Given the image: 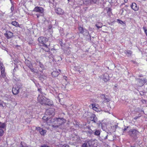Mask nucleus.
I'll return each instance as SVG.
<instances>
[{
	"instance_id": "obj_1",
	"label": "nucleus",
	"mask_w": 147,
	"mask_h": 147,
	"mask_svg": "<svg viewBox=\"0 0 147 147\" xmlns=\"http://www.w3.org/2000/svg\"><path fill=\"white\" fill-rule=\"evenodd\" d=\"M38 102L42 105H52L51 102L45 97L42 96H39L38 97Z\"/></svg>"
},
{
	"instance_id": "obj_2",
	"label": "nucleus",
	"mask_w": 147,
	"mask_h": 147,
	"mask_svg": "<svg viewBox=\"0 0 147 147\" xmlns=\"http://www.w3.org/2000/svg\"><path fill=\"white\" fill-rule=\"evenodd\" d=\"M65 122V120L63 118H55V123L54 125H53L52 127L53 128H57L59 126L61 125Z\"/></svg>"
},
{
	"instance_id": "obj_3",
	"label": "nucleus",
	"mask_w": 147,
	"mask_h": 147,
	"mask_svg": "<svg viewBox=\"0 0 147 147\" xmlns=\"http://www.w3.org/2000/svg\"><path fill=\"white\" fill-rule=\"evenodd\" d=\"M38 40L40 43L43 44V46L46 47L50 45V42L48 41V39L45 37H40L38 38Z\"/></svg>"
},
{
	"instance_id": "obj_4",
	"label": "nucleus",
	"mask_w": 147,
	"mask_h": 147,
	"mask_svg": "<svg viewBox=\"0 0 147 147\" xmlns=\"http://www.w3.org/2000/svg\"><path fill=\"white\" fill-rule=\"evenodd\" d=\"M129 135L131 136L136 138L137 135L139 133V132L136 129H131L128 132Z\"/></svg>"
},
{
	"instance_id": "obj_5",
	"label": "nucleus",
	"mask_w": 147,
	"mask_h": 147,
	"mask_svg": "<svg viewBox=\"0 0 147 147\" xmlns=\"http://www.w3.org/2000/svg\"><path fill=\"white\" fill-rule=\"evenodd\" d=\"M97 0H84L83 3L86 5H90L91 3H96Z\"/></svg>"
},
{
	"instance_id": "obj_6",
	"label": "nucleus",
	"mask_w": 147,
	"mask_h": 147,
	"mask_svg": "<svg viewBox=\"0 0 147 147\" xmlns=\"http://www.w3.org/2000/svg\"><path fill=\"white\" fill-rule=\"evenodd\" d=\"M79 30L80 33L83 34L85 35H88V32L86 29H84L83 28L80 26L79 27Z\"/></svg>"
},
{
	"instance_id": "obj_7",
	"label": "nucleus",
	"mask_w": 147,
	"mask_h": 147,
	"mask_svg": "<svg viewBox=\"0 0 147 147\" xmlns=\"http://www.w3.org/2000/svg\"><path fill=\"white\" fill-rule=\"evenodd\" d=\"M55 123V118L54 119L49 118L47 122V124L49 125H51L52 127L53 125H55L54 123Z\"/></svg>"
},
{
	"instance_id": "obj_8",
	"label": "nucleus",
	"mask_w": 147,
	"mask_h": 147,
	"mask_svg": "<svg viewBox=\"0 0 147 147\" xmlns=\"http://www.w3.org/2000/svg\"><path fill=\"white\" fill-rule=\"evenodd\" d=\"M138 81L139 83L140 86H142L147 82V80L146 78L143 79H138Z\"/></svg>"
},
{
	"instance_id": "obj_9",
	"label": "nucleus",
	"mask_w": 147,
	"mask_h": 147,
	"mask_svg": "<svg viewBox=\"0 0 147 147\" xmlns=\"http://www.w3.org/2000/svg\"><path fill=\"white\" fill-rule=\"evenodd\" d=\"M33 11L42 13L43 12L44 10L43 8L42 7H36L34 8Z\"/></svg>"
},
{
	"instance_id": "obj_10",
	"label": "nucleus",
	"mask_w": 147,
	"mask_h": 147,
	"mask_svg": "<svg viewBox=\"0 0 147 147\" xmlns=\"http://www.w3.org/2000/svg\"><path fill=\"white\" fill-rule=\"evenodd\" d=\"M4 35L7 39H9L13 37V34L10 31H7L6 33L4 34Z\"/></svg>"
},
{
	"instance_id": "obj_11",
	"label": "nucleus",
	"mask_w": 147,
	"mask_h": 147,
	"mask_svg": "<svg viewBox=\"0 0 147 147\" xmlns=\"http://www.w3.org/2000/svg\"><path fill=\"white\" fill-rule=\"evenodd\" d=\"M20 88L18 86H15L12 88V91L14 94H17L19 92Z\"/></svg>"
},
{
	"instance_id": "obj_12",
	"label": "nucleus",
	"mask_w": 147,
	"mask_h": 147,
	"mask_svg": "<svg viewBox=\"0 0 147 147\" xmlns=\"http://www.w3.org/2000/svg\"><path fill=\"white\" fill-rule=\"evenodd\" d=\"M102 78L103 80L105 82H107L109 80V76L107 73H105L102 76Z\"/></svg>"
},
{
	"instance_id": "obj_13",
	"label": "nucleus",
	"mask_w": 147,
	"mask_h": 147,
	"mask_svg": "<svg viewBox=\"0 0 147 147\" xmlns=\"http://www.w3.org/2000/svg\"><path fill=\"white\" fill-rule=\"evenodd\" d=\"M131 8L132 9L135 11H136L138 9V7L137 4L135 3H132L131 5Z\"/></svg>"
},
{
	"instance_id": "obj_14",
	"label": "nucleus",
	"mask_w": 147,
	"mask_h": 147,
	"mask_svg": "<svg viewBox=\"0 0 147 147\" xmlns=\"http://www.w3.org/2000/svg\"><path fill=\"white\" fill-rule=\"evenodd\" d=\"M90 120L95 123H96L98 120L97 117L94 114L90 117Z\"/></svg>"
},
{
	"instance_id": "obj_15",
	"label": "nucleus",
	"mask_w": 147,
	"mask_h": 147,
	"mask_svg": "<svg viewBox=\"0 0 147 147\" xmlns=\"http://www.w3.org/2000/svg\"><path fill=\"white\" fill-rule=\"evenodd\" d=\"M56 12L58 14H62L63 13V11L61 8H58L55 9Z\"/></svg>"
},
{
	"instance_id": "obj_16",
	"label": "nucleus",
	"mask_w": 147,
	"mask_h": 147,
	"mask_svg": "<svg viewBox=\"0 0 147 147\" xmlns=\"http://www.w3.org/2000/svg\"><path fill=\"white\" fill-rule=\"evenodd\" d=\"M59 73L57 71H53L51 74L52 76L54 77H56L59 74Z\"/></svg>"
},
{
	"instance_id": "obj_17",
	"label": "nucleus",
	"mask_w": 147,
	"mask_h": 147,
	"mask_svg": "<svg viewBox=\"0 0 147 147\" xmlns=\"http://www.w3.org/2000/svg\"><path fill=\"white\" fill-rule=\"evenodd\" d=\"M108 136V135L107 133L105 132L101 136V138L102 140H106L107 138V137Z\"/></svg>"
},
{
	"instance_id": "obj_18",
	"label": "nucleus",
	"mask_w": 147,
	"mask_h": 147,
	"mask_svg": "<svg viewBox=\"0 0 147 147\" xmlns=\"http://www.w3.org/2000/svg\"><path fill=\"white\" fill-rule=\"evenodd\" d=\"M61 60V58L58 56H57L55 57L53 59V60H54L55 62L59 61Z\"/></svg>"
},
{
	"instance_id": "obj_19",
	"label": "nucleus",
	"mask_w": 147,
	"mask_h": 147,
	"mask_svg": "<svg viewBox=\"0 0 147 147\" xmlns=\"http://www.w3.org/2000/svg\"><path fill=\"white\" fill-rule=\"evenodd\" d=\"M96 26L98 28V29H99L102 27V24L101 23L99 22L97 23L96 24Z\"/></svg>"
},
{
	"instance_id": "obj_20",
	"label": "nucleus",
	"mask_w": 147,
	"mask_h": 147,
	"mask_svg": "<svg viewBox=\"0 0 147 147\" xmlns=\"http://www.w3.org/2000/svg\"><path fill=\"white\" fill-rule=\"evenodd\" d=\"M125 53L128 57L130 56L132 53L131 51L130 50L125 51Z\"/></svg>"
},
{
	"instance_id": "obj_21",
	"label": "nucleus",
	"mask_w": 147,
	"mask_h": 147,
	"mask_svg": "<svg viewBox=\"0 0 147 147\" xmlns=\"http://www.w3.org/2000/svg\"><path fill=\"white\" fill-rule=\"evenodd\" d=\"M46 132L47 131L46 130L41 129V131H40L39 133L41 135L44 136L46 134Z\"/></svg>"
},
{
	"instance_id": "obj_22",
	"label": "nucleus",
	"mask_w": 147,
	"mask_h": 147,
	"mask_svg": "<svg viewBox=\"0 0 147 147\" xmlns=\"http://www.w3.org/2000/svg\"><path fill=\"white\" fill-rule=\"evenodd\" d=\"M92 107L93 109L96 112H98V108L95 106V105L94 104H92Z\"/></svg>"
},
{
	"instance_id": "obj_23",
	"label": "nucleus",
	"mask_w": 147,
	"mask_h": 147,
	"mask_svg": "<svg viewBox=\"0 0 147 147\" xmlns=\"http://www.w3.org/2000/svg\"><path fill=\"white\" fill-rule=\"evenodd\" d=\"M6 127V125L5 123H2L0 121V128H4Z\"/></svg>"
},
{
	"instance_id": "obj_24",
	"label": "nucleus",
	"mask_w": 147,
	"mask_h": 147,
	"mask_svg": "<svg viewBox=\"0 0 147 147\" xmlns=\"http://www.w3.org/2000/svg\"><path fill=\"white\" fill-rule=\"evenodd\" d=\"M88 145L90 147H92L94 143V142L93 141H89L88 142Z\"/></svg>"
},
{
	"instance_id": "obj_25",
	"label": "nucleus",
	"mask_w": 147,
	"mask_h": 147,
	"mask_svg": "<svg viewBox=\"0 0 147 147\" xmlns=\"http://www.w3.org/2000/svg\"><path fill=\"white\" fill-rule=\"evenodd\" d=\"M1 75L2 77L4 78L6 77L5 73V70L1 71Z\"/></svg>"
},
{
	"instance_id": "obj_26",
	"label": "nucleus",
	"mask_w": 147,
	"mask_h": 147,
	"mask_svg": "<svg viewBox=\"0 0 147 147\" xmlns=\"http://www.w3.org/2000/svg\"><path fill=\"white\" fill-rule=\"evenodd\" d=\"M11 24L12 25L15 26H17L19 24L16 21L12 22Z\"/></svg>"
},
{
	"instance_id": "obj_27",
	"label": "nucleus",
	"mask_w": 147,
	"mask_h": 147,
	"mask_svg": "<svg viewBox=\"0 0 147 147\" xmlns=\"http://www.w3.org/2000/svg\"><path fill=\"white\" fill-rule=\"evenodd\" d=\"M100 134V131L99 130H96L94 132V134L96 135L99 136Z\"/></svg>"
},
{
	"instance_id": "obj_28",
	"label": "nucleus",
	"mask_w": 147,
	"mask_h": 147,
	"mask_svg": "<svg viewBox=\"0 0 147 147\" xmlns=\"http://www.w3.org/2000/svg\"><path fill=\"white\" fill-rule=\"evenodd\" d=\"M128 126H125V128L124 129H123V133L122 134V135H123L124 134L125 131L128 128Z\"/></svg>"
},
{
	"instance_id": "obj_29",
	"label": "nucleus",
	"mask_w": 147,
	"mask_h": 147,
	"mask_svg": "<svg viewBox=\"0 0 147 147\" xmlns=\"http://www.w3.org/2000/svg\"><path fill=\"white\" fill-rule=\"evenodd\" d=\"M49 119L48 117H47L46 116H44L42 118V119L44 120H45L47 122Z\"/></svg>"
},
{
	"instance_id": "obj_30",
	"label": "nucleus",
	"mask_w": 147,
	"mask_h": 147,
	"mask_svg": "<svg viewBox=\"0 0 147 147\" xmlns=\"http://www.w3.org/2000/svg\"><path fill=\"white\" fill-rule=\"evenodd\" d=\"M4 133V131L3 129H0V136H2Z\"/></svg>"
},
{
	"instance_id": "obj_31",
	"label": "nucleus",
	"mask_w": 147,
	"mask_h": 147,
	"mask_svg": "<svg viewBox=\"0 0 147 147\" xmlns=\"http://www.w3.org/2000/svg\"><path fill=\"white\" fill-rule=\"evenodd\" d=\"M40 66L42 69H44V66L42 65V63L40 62Z\"/></svg>"
},
{
	"instance_id": "obj_32",
	"label": "nucleus",
	"mask_w": 147,
	"mask_h": 147,
	"mask_svg": "<svg viewBox=\"0 0 147 147\" xmlns=\"http://www.w3.org/2000/svg\"><path fill=\"white\" fill-rule=\"evenodd\" d=\"M0 66H1L0 69H1V71H3V70H5V68H4V66H3V65H1V64Z\"/></svg>"
},
{
	"instance_id": "obj_33",
	"label": "nucleus",
	"mask_w": 147,
	"mask_h": 147,
	"mask_svg": "<svg viewBox=\"0 0 147 147\" xmlns=\"http://www.w3.org/2000/svg\"><path fill=\"white\" fill-rule=\"evenodd\" d=\"M36 130L37 131H39V132H40V131H41V129L40 127H36Z\"/></svg>"
},
{
	"instance_id": "obj_34",
	"label": "nucleus",
	"mask_w": 147,
	"mask_h": 147,
	"mask_svg": "<svg viewBox=\"0 0 147 147\" xmlns=\"http://www.w3.org/2000/svg\"><path fill=\"white\" fill-rule=\"evenodd\" d=\"M143 28L144 30L146 35L147 36V30L146 29L145 27H143Z\"/></svg>"
},
{
	"instance_id": "obj_35",
	"label": "nucleus",
	"mask_w": 147,
	"mask_h": 147,
	"mask_svg": "<svg viewBox=\"0 0 147 147\" xmlns=\"http://www.w3.org/2000/svg\"><path fill=\"white\" fill-rule=\"evenodd\" d=\"M104 99L105 101L107 102H109L110 101V100L109 98L106 97H105V98Z\"/></svg>"
},
{
	"instance_id": "obj_36",
	"label": "nucleus",
	"mask_w": 147,
	"mask_h": 147,
	"mask_svg": "<svg viewBox=\"0 0 147 147\" xmlns=\"http://www.w3.org/2000/svg\"><path fill=\"white\" fill-rule=\"evenodd\" d=\"M41 78H43L44 79H45L47 78V77L46 76L44 75V76H42V75H41Z\"/></svg>"
},
{
	"instance_id": "obj_37",
	"label": "nucleus",
	"mask_w": 147,
	"mask_h": 147,
	"mask_svg": "<svg viewBox=\"0 0 147 147\" xmlns=\"http://www.w3.org/2000/svg\"><path fill=\"white\" fill-rule=\"evenodd\" d=\"M82 147H87V144L86 143L83 144L82 145Z\"/></svg>"
},
{
	"instance_id": "obj_38",
	"label": "nucleus",
	"mask_w": 147,
	"mask_h": 147,
	"mask_svg": "<svg viewBox=\"0 0 147 147\" xmlns=\"http://www.w3.org/2000/svg\"><path fill=\"white\" fill-rule=\"evenodd\" d=\"M100 97L104 99L105 97V96L104 94H101V95Z\"/></svg>"
},
{
	"instance_id": "obj_39",
	"label": "nucleus",
	"mask_w": 147,
	"mask_h": 147,
	"mask_svg": "<svg viewBox=\"0 0 147 147\" xmlns=\"http://www.w3.org/2000/svg\"><path fill=\"white\" fill-rule=\"evenodd\" d=\"M14 9V8L13 6V5L11 8V12H12L13 11Z\"/></svg>"
},
{
	"instance_id": "obj_40",
	"label": "nucleus",
	"mask_w": 147,
	"mask_h": 147,
	"mask_svg": "<svg viewBox=\"0 0 147 147\" xmlns=\"http://www.w3.org/2000/svg\"><path fill=\"white\" fill-rule=\"evenodd\" d=\"M118 21L119 22V23L121 24H122L123 22V21L120 20H118Z\"/></svg>"
},
{
	"instance_id": "obj_41",
	"label": "nucleus",
	"mask_w": 147,
	"mask_h": 147,
	"mask_svg": "<svg viewBox=\"0 0 147 147\" xmlns=\"http://www.w3.org/2000/svg\"><path fill=\"white\" fill-rule=\"evenodd\" d=\"M139 117H138V116L136 117H135L134 118V119H135V120H136V119H137Z\"/></svg>"
},
{
	"instance_id": "obj_42",
	"label": "nucleus",
	"mask_w": 147,
	"mask_h": 147,
	"mask_svg": "<svg viewBox=\"0 0 147 147\" xmlns=\"http://www.w3.org/2000/svg\"><path fill=\"white\" fill-rule=\"evenodd\" d=\"M142 102L143 103H144L145 102H146V100H142Z\"/></svg>"
},
{
	"instance_id": "obj_43",
	"label": "nucleus",
	"mask_w": 147,
	"mask_h": 147,
	"mask_svg": "<svg viewBox=\"0 0 147 147\" xmlns=\"http://www.w3.org/2000/svg\"><path fill=\"white\" fill-rule=\"evenodd\" d=\"M38 91L40 92V91H41V88L38 89Z\"/></svg>"
},
{
	"instance_id": "obj_44",
	"label": "nucleus",
	"mask_w": 147,
	"mask_h": 147,
	"mask_svg": "<svg viewBox=\"0 0 147 147\" xmlns=\"http://www.w3.org/2000/svg\"><path fill=\"white\" fill-rule=\"evenodd\" d=\"M64 147H70L68 145H65Z\"/></svg>"
},
{
	"instance_id": "obj_45",
	"label": "nucleus",
	"mask_w": 147,
	"mask_h": 147,
	"mask_svg": "<svg viewBox=\"0 0 147 147\" xmlns=\"http://www.w3.org/2000/svg\"><path fill=\"white\" fill-rule=\"evenodd\" d=\"M124 2L125 3H127V2L128 0H124Z\"/></svg>"
},
{
	"instance_id": "obj_46",
	"label": "nucleus",
	"mask_w": 147,
	"mask_h": 147,
	"mask_svg": "<svg viewBox=\"0 0 147 147\" xmlns=\"http://www.w3.org/2000/svg\"><path fill=\"white\" fill-rule=\"evenodd\" d=\"M41 147H46V146L44 145L43 146H42ZM47 147H48L47 146Z\"/></svg>"
},
{
	"instance_id": "obj_47",
	"label": "nucleus",
	"mask_w": 147,
	"mask_h": 147,
	"mask_svg": "<svg viewBox=\"0 0 147 147\" xmlns=\"http://www.w3.org/2000/svg\"><path fill=\"white\" fill-rule=\"evenodd\" d=\"M36 16H37V18H38L39 16L38 15H37V14L36 15Z\"/></svg>"
},
{
	"instance_id": "obj_48",
	"label": "nucleus",
	"mask_w": 147,
	"mask_h": 147,
	"mask_svg": "<svg viewBox=\"0 0 147 147\" xmlns=\"http://www.w3.org/2000/svg\"><path fill=\"white\" fill-rule=\"evenodd\" d=\"M117 125H115V127L117 128Z\"/></svg>"
},
{
	"instance_id": "obj_49",
	"label": "nucleus",
	"mask_w": 147,
	"mask_h": 147,
	"mask_svg": "<svg viewBox=\"0 0 147 147\" xmlns=\"http://www.w3.org/2000/svg\"><path fill=\"white\" fill-rule=\"evenodd\" d=\"M31 71H32V72H33V71H33V69H31Z\"/></svg>"
},
{
	"instance_id": "obj_50",
	"label": "nucleus",
	"mask_w": 147,
	"mask_h": 147,
	"mask_svg": "<svg viewBox=\"0 0 147 147\" xmlns=\"http://www.w3.org/2000/svg\"><path fill=\"white\" fill-rule=\"evenodd\" d=\"M1 79H2L1 77L0 76V80H1Z\"/></svg>"
},
{
	"instance_id": "obj_51",
	"label": "nucleus",
	"mask_w": 147,
	"mask_h": 147,
	"mask_svg": "<svg viewBox=\"0 0 147 147\" xmlns=\"http://www.w3.org/2000/svg\"><path fill=\"white\" fill-rule=\"evenodd\" d=\"M139 77H142V76H139Z\"/></svg>"
},
{
	"instance_id": "obj_52",
	"label": "nucleus",
	"mask_w": 147,
	"mask_h": 147,
	"mask_svg": "<svg viewBox=\"0 0 147 147\" xmlns=\"http://www.w3.org/2000/svg\"><path fill=\"white\" fill-rule=\"evenodd\" d=\"M59 70V71H61V70Z\"/></svg>"
},
{
	"instance_id": "obj_53",
	"label": "nucleus",
	"mask_w": 147,
	"mask_h": 147,
	"mask_svg": "<svg viewBox=\"0 0 147 147\" xmlns=\"http://www.w3.org/2000/svg\"><path fill=\"white\" fill-rule=\"evenodd\" d=\"M116 147H118V146H117Z\"/></svg>"
},
{
	"instance_id": "obj_54",
	"label": "nucleus",
	"mask_w": 147,
	"mask_h": 147,
	"mask_svg": "<svg viewBox=\"0 0 147 147\" xmlns=\"http://www.w3.org/2000/svg\"><path fill=\"white\" fill-rule=\"evenodd\" d=\"M146 107H147V106Z\"/></svg>"
}]
</instances>
